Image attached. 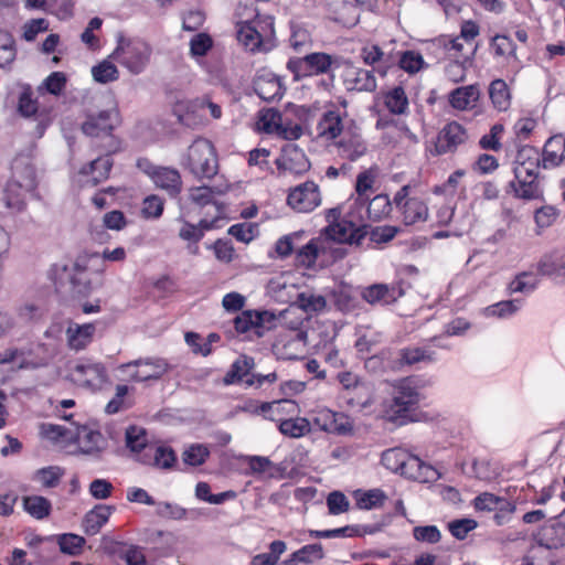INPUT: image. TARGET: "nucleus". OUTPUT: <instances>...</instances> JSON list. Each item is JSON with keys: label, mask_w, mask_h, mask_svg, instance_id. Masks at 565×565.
I'll use <instances>...</instances> for the list:
<instances>
[{"label": "nucleus", "mask_w": 565, "mask_h": 565, "mask_svg": "<svg viewBox=\"0 0 565 565\" xmlns=\"http://www.w3.org/2000/svg\"><path fill=\"white\" fill-rule=\"evenodd\" d=\"M153 173V183L157 188L166 191L171 198H177L182 191V178L174 168L160 167Z\"/></svg>", "instance_id": "f3484780"}, {"label": "nucleus", "mask_w": 565, "mask_h": 565, "mask_svg": "<svg viewBox=\"0 0 565 565\" xmlns=\"http://www.w3.org/2000/svg\"><path fill=\"white\" fill-rule=\"evenodd\" d=\"M507 499L502 497H498L490 492L480 493L473 500V507L478 511H494L497 510L501 503H503Z\"/></svg>", "instance_id": "49530a36"}, {"label": "nucleus", "mask_w": 565, "mask_h": 565, "mask_svg": "<svg viewBox=\"0 0 565 565\" xmlns=\"http://www.w3.org/2000/svg\"><path fill=\"white\" fill-rule=\"evenodd\" d=\"M495 56H514L515 44L507 35L497 34L491 42Z\"/></svg>", "instance_id": "bf43d9fd"}, {"label": "nucleus", "mask_w": 565, "mask_h": 565, "mask_svg": "<svg viewBox=\"0 0 565 565\" xmlns=\"http://www.w3.org/2000/svg\"><path fill=\"white\" fill-rule=\"evenodd\" d=\"M562 258L556 254L545 255L537 264V270L541 275H561Z\"/></svg>", "instance_id": "680f3d73"}, {"label": "nucleus", "mask_w": 565, "mask_h": 565, "mask_svg": "<svg viewBox=\"0 0 565 565\" xmlns=\"http://www.w3.org/2000/svg\"><path fill=\"white\" fill-rule=\"evenodd\" d=\"M120 125L119 110L116 107L98 111H88L81 125L82 132L93 139H100V151L115 153L120 150V140L113 134Z\"/></svg>", "instance_id": "f03ea898"}, {"label": "nucleus", "mask_w": 565, "mask_h": 565, "mask_svg": "<svg viewBox=\"0 0 565 565\" xmlns=\"http://www.w3.org/2000/svg\"><path fill=\"white\" fill-rule=\"evenodd\" d=\"M115 508L113 505L98 504L88 511L83 520L84 532L87 535L97 534L109 520Z\"/></svg>", "instance_id": "b1692460"}, {"label": "nucleus", "mask_w": 565, "mask_h": 565, "mask_svg": "<svg viewBox=\"0 0 565 565\" xmlns=\"http://www.w3.org/2000/svg\"><path fill=\"white\" fill-rule=\"evenodd\" d=\"M127 448L139 455L148 452V448L152 445L148 444L147 430L143 427L131 425L126 429L125 434Z\"/></svg>", "instance_id": "c85d7f7f"}, {"label": "nucleus", "mask_w": 565, "mask_h": 565, "mask_svg": "<svg viewBox=\"0 0 565 565\" xmlns=\"http://www.w3.org/2000/svg\"><path fill=\"white\" fill-rule=\"evenodd\" d=\"M255 310H244L242 311L235 319L233 320L235 330L238 333H246L250 329H257L256 333L262 335L263 333L258 331L257 323L254 319Z\"/></svg>", "instance_id": "603ef678"}, {"label": "nucleus", "mask_w": 565, "mask_h": 565, "mask_svg": "<svg viewBox=\"0 0 565 565\" xmlns=\"http://www.w3.org/2000/svg\"><path fill=\"white\" fill-rule=\"evenodd\" d=\"M279 431L285 436L299 438L310 431V423L303 417L285 419L279 424Z\"/></svg>", "instance_id": "f704fd0d"}, {"label": "nucleus", "mask_w": 565, "mask_h": 565, "mask_svg": "<svg viewBox=\"0 0 565 565\" xmlns=\"http://www.w3.org/2000/svg\"><path fill=\"white\" fill-rule=\"evenodd\" d=\"M402 213L404 223L413 225L427 220L428 207L422 200L412 198L403 204Z\"/></svg>", "instance_id": "c756f323"}, {"label": "nucleus", "mask_w": 565, "mask_h": 565, "mask_svg": "<svg viewBox=\"0 0 565 565\" xmlns=\"http://www.w3.org/2000/svg\"><path fill=\"white\" fill-rule=\"evenodd\" d=\"M214 194H221V191L205 185L190 189V200L200 206L212 203Z\"/></svg>", "instance_id": "5fc2aeb1"}, {"label": "nucleus", "mask_w": 565, "mask_h": 565, "mask_svg": "<svg viewBox=\"0 0 565 565\" xmlns=\"http://www.w3.org/2000/svg\"><path fill=\"white\" fill-rule=\"evenodd\" d=\"M0 67L9 65L15 57L13 41L8 33H0Z\"/></svg>", "instance_id": "e2e57ef3"}, {"label": "nucleus", "mask_w": 565, "mask_h": 565, "mask_svg": "<svg viewBox=\"0 0 565 565\" xmlns=\"http://www.w3.org/2000/svg\"><path fill=\"white\" fill-rule=\"evenodd\" d=\"M518 300H503L499 301L494 305H491L484 309V313L487 317H498L504 318L513 315L518 311L519 305Z\"/></svg>", "instance_id": "a18cd8bd"}, {"label": "nucleus", "mask_w": 565, "mask_h": 565, "mask_svg": "<svg viewBox=\"0 0 565 565\" xmlns=\"http://www.w3.org/2000/svg\"><path fill=\"white\" fill-rule=\"evenodd\" d=\"M426 360L430 361L431 356L422 348H405L399 351L401 364L413 365Z\"/></svg>", "instance_id": "13d9d810"}, {"label": "nucleus", "mask_w": 565, "mask_h": 565, "mask_svg": "<svg viewBox=\"0 0 565 565\" xmlns=\"http://www.w3.org/2000/svg\"><path fill=\"white\" fill-rule=\"evenodd\" d=\"M129 387L127 385H117L116 394L113 399L106 405V413L116 414L121 409H126L129 407L128 404L125 403V396L128 394Z\"/></svg>", "instance_id": "0e129e2a"}, {"label": "nucleus", "mask_w": 565, "mask_h": 565, "mask_svg": "<svg viewBox=\"0 0 565 565\" xmlns=\"http://www.w3.org/2000/svg\"><path fill=\"white\" fill-rule=\"evenodd\" d=\"M49 29V22L45 19H32L28 21L23 26V38L25 41H34L40 32H44Z\"/></svg>", "instance_id": "774afa93"}, {"label": "nucleus", "mask_w": 565, "mask_h": 565, "mask_svg": "<svg viewBox=\"0 0 565 565\" xmlns=\"http://www.w3.org/2000/svg\"><path fill=\"white\" fill-rule=\"evenodd\" d=\"M366 225H356L353 221L341 218L338 222L331 223L326 228V235L338 243L345 244H360L361 241L367 235Z\"/></svg>", "instance_id": "9b49d317"}, {"label": "nucleus", "mask_w": 565, "mask_h": 565, "mask_svg": "<svg viewBox=\"0 0 565 565\" xmlns=\"http://www.w3.org/2000/svg\"><path fill=\"white\" fill-rule=\"evenodd\" d=\"M254 359L247 355H241L231 366V370L224 376V383L226 385L235 382H241L247 376L250 370L254 367Z\"/></svg>", "instance_id": "473e14b6"}, {"label": "nucleus", "mask_w": 565, "mask_h": 565, "mask_svg": "<svg viewBox=\"0 0 565 565\" xmlns=\"http://www.w3.org/2000/svg\"><path fill=\"white\" fill-rule=\"evenodd\" d=\"M423 64V56L414 51L403 52L398 61L399 67L411 74L418 72Z\"/></svg>", "instance_id": "864d4df0"}, {"label": "nucleus", "mask_w": 565, "mask_h": 565, "mask_svg": "<svg viewBox=\"0 0 565 565\" xmlns=\"http://www.w3.org/2000/svg\"><path fill=\"white\" fill-rule=\"evenodd\" d=\"M467 139L466 129L457 121L447 124L438 134L435 150L437 154L452 152Z\"/></svg>", "instance_id": "ddd939ff"}, {"label": "nucleus", "mask_w": 565, "mask_h": 565, "mask_svg": "<svg viewBox=\"0 0 565 565\" xmlns=\"http://www.w3.org/2000/svg\"><path fill=\"white\" fill-rule=\"evenodd\" d=\"M541 157L544 169L561 166L565 159V137L562 134L550 137L543 147Z\"/></svg>", "instance_id": "dca6fc26"}, {"label": "nucleus", "mask_w": 565, "mask_h": 565, "mask_svg": "<svg viewBox=\"0 0 565 565\" xmlns=\"http://www.w3.org/2000/svg\"><path fill=\"white\" fill-rule=\"evenodd\" d=\"M276 164L279 170L289 171L294 174H302L311 166L305 152L292 143L282 148V156L277 159Z\"/></svg>", "instance_id": "4468645a"}, {"label": "nucleus", "mask_w": 565, "mask_h": 565, "mask_svg": "<svg viewBox=\"0 0 565 565\" xmlns=\"http://www.w3.org/2000/svg\"><path fill=\"white\" fill-rule=\"evenodd\" d=\"M329 513L338 515L349 510L350 503L347 497L339 491L331 492L327 498Z\"/></svg>", "instance_id": "052dcab7"}, {"label": "nucleus", "mask_w": 565, "mask_h": 565, "mask_svg": "<svg viewBox=\"0 0 565 565\" xmlns=\"http://www.w3.org/2000/svg\"><path fill=\"white\" fill-rule=\"evenodd\" d=\"M489 97L493 107L499 111H505L511 106V90L504 79H493L489 85Z\"/></svg>", "instance_id": "bb28decb"}, {"label": "nucleus", "mask_w": 565, "mask_h": 565, "mask_svg": "<svg viewBox=\"0 0 565 565\" xmlns=\"http://www.w3.org/2000/svg\"><path fill=\"white\" fill-rule=\"evenodd\" d=\"M479 98L480 89L477 84L458 87L449 95L450 105L459 110L475 107Z\"/></svg>", "instance_id": "a878e982"}, {"label": "nucleus", "mask_w": 565, "mask_h": 565, "mask_svg": "<svg viewBox=\"0 0 565 565\" xmlns=\"http://www.w3.org/2000/svg\"><path fill=\"white\" fill-rule=\"evenodd\" d=\"M138 460L143 465L171 469L177 461V456L171 447L152 445V447L148 448V452H143Z\"/></svg>", "instance_id": "4be33fe9"}, {"label": "nucleus", "mask_w": 565, "mask_h": 565, "mask_svg": "<svg viewBox=\"0 0 565 565\" xmlns=\"http://www.w3.org/2000/svg\"><path fill=\"white\" fill-rule=\"evenodd\" d=\"M477 525V521L472 519H460L449 523V531L456 539L463 540Z\"/></svg>", "instance_id": "69168bd1"}, {"label": "nucleus", "mask_w": 565, "mask_h": 565, "mask_svg": "<svg viewBox=\"0 0 565 565\" xmlns=\"http://www.w3.org/2000/svg\"><path fill=\"white\" fill-rule=\"evenodd\" d=\"M281 115L279 111L275 109H267L260 114L259 122L262 125V129L267 132L271 134L275 131L281 130Z\"/></svg>", "instance_id": "6e6d98bb"}, {"label": "nucleus", "mask_w": 565, "mask_h": 565, "mask_svg": "<svg viewBox=\"0 0 565 565\" xmlns=\"http://www.w3.org/2000/svg\"><path fill=\"white\" fill-rule=\"evenodd\" d=\"M413 536L416 541L430 544L438 543L441 539L440 531L436 525L415 526L413 529Z\"/></svg>", "instance_id": "4d7b16f0"}, {"label": "nucleus", "mask_w": 565, "mask_h": 565, "mask_svg": "<svg viewBox=\"0 0 565 565\" xmlns=\"http://www.w3.org/2000/svg\"><path fill=\"white\" fill-rule=\"evenodd\" d=\"M324 557L323 547L320 543L308 544L294 552L290 558L284 562L285 565H296L297 563H312L315 559Z\"/></svg>", "instance_id": "2f4dec72"}, {"label": "nucleus", "mask_w": 565, "mask_h": 565, "mask_svg": "<svg viewBox=\"0 0 565 565\" xmlns=\"http://www.w3.org/2000/svg\"><path fill=\"white\" fill-rule=\"evenodd\" d=\"M337 146L339 149V154L350 161H356L367 151L366 143L362 136L358 132H351L349 130L344 132V136L339 140Z\"/></svg>", "instance_id": "6ab92c4d"}, {"label": "nucleus", "mask_w": 565, "mask_h": 565, "mask_svg": "<svg viewBox=\"0 0 565 565\" xmlns=\"http://www.w3.org/2000/svg\"><path fill=\"white\" fill-rule=\"evenodd\" d=\"M73 374L77 382L89 387L100 385L107 380V372L102 363L76 364Z\"/></svg>", "instance_id": "412c9836"}, {"label": "nucleus", "mask_w": 565, "mask_h": 565, "mask_svg": "<svg viewBox=\"0 0 565 565\" xmlns=\"http://www.w3.org/2000/svg\"><path fill=\"white\" fill-rule=\"evenodd\" d=\"M63 476L64 470L61 467L50 466L39 469L34 478L45 488H55Z\"/></svg>", "instance_id": "79ce46f5"}, {"label": "nucleus", "mask_w": 565, "mask_h": 565, "mask_svg": "<svg viewBox=\"0 0 565 565\" xmlns=\"http://www.w3.org/2000/svg\"><path fill=\"white\" fill-rule=\"evenodd\" d=\"M23 503L26 512L39 520L46 518L51 512V502L41 495L26 497Z\"/></svg>", "instance_id": "e433bc0d"}, {"label": "nucleus", "mask_w": 565, "mask_h": 565, "mask_svg": "<svg viewBox=\"0 0 565 565\" xmlns=\"http://www.w3.org/2000/svg\"><path fill=\"white\" fill-rule=\"evenodd\" d=\"M296 303L307 313L320 312L327 307V301L323 296L306 292H300L297 296Z\"/></svg>", "instance_id": "58836bf2"}, {"label": "nucleus", "mask_w": 565, "mask_h": 565, "mask_svg": "<svg viewBox=\"0 0 565 565\" xmlns=\"http://www.w3.org/2000/svg\"><path fill=\"white\" fill-rule=\"evenodd\" d=\"M340 58L324 52H315L303 57L290 58L287 68L296 79L301 77L328 74L333 67H339Z\"/></svg>", "instance_id": "6e6552de"}, {"label": "nucleus", "mask_w": 565, "mask_h": 565, "mask_svg": "<svg viewBox=\"0 0 565 565\" xmlns=\"http://www.w3.org/2000/svg\"><path fill=\"white\" fill-rule=\"evenodd\" d=\"M287 203L298 212L313 211L321 203L319 186L313 181L297 185L289 192Z\"/></svg>", "instance_id": "9d476101"}, {"label": "nucleus", "mask_w": 565, "mask_h": 565, "mask_svg": "<svg viewBox=\"0 0 565 565\" xmlns=\"http://www.w3.org/2000/svg\"><path fill=\"white\" fill-rule=\"evenodd\" d=\"M403 289L387 284H373L364 287L361 291V297L367 303L375 305H391L403 296Z\"/></svg>", "instance_id": "2eb2a0df"}, {"label": "nucleus", "mask_w": 565, "mask_h": 565, "mask_svg": "<svg viewBox=\"0 0 565 565\" xmlns=\"http://www.w3.org/2000/svg\"><path fill=\"white\" fill-rule=\"evenodd\" d=\"M384 103L392 114L402 115L407 109L408 98L404 88L402 86H396L385 94Z\"/></svg>", "instance_id": "72a5a7b5"}, {"label": "nucleus", "mask_w": 565, "mask_h": 565, "mask_svg": "<svg viewBox=\"0 0 565 565\" xmlns=\"http://www.w3.org/2000/svg\"><path fill=\"white\" fill-rule=\"evenodd\" d=\"M213 46V40L207 33H198L190 41V53L192 56H204Z\"/></svg>", "instance_id": "09e8293b"}, {"label": "nucleus", "mask_w": 565, "mask_h": 565, "mask_svg": "<svg viewBox=\"0 0 565 565\" xmlns=\"http://www.w3.org/2000/svg\"><path fill=\"white\" fill-rule=\"evenodd\" d=\"M77 441L81 452L92 456H99L107 447V441L103 434L86 426L77 429Z\"/></svg>", "instance_id": "a211bd4d"}, {"label": "nucleus", "mask_w": 565, "mask_h": 565, "mask_svg": "<svg viewBox=\"0 0 565 565\" xmlns=\"http://www.w3.org/2000/svg\"><path fill=\"white\" fill-rule=\"evenodd\" d=\"M537 280L533 278V275L527 271L519 274L509 285L510 294L514 292H526L534 290Z\"/></svg>", "instance_id": "8fccbe9b"}, {"label": "nucleus", "mask_w": 565, "mask_h": 565, "mask_svg": "<svg viewBox=\"0 0 565 565\" xmlns=\"http://www.w3.org/2000/svg\"><path fill=\"white\" fill-rule=\"evenodd\" d=\"M209 456L210 450L205 445L193 444L183 451L182 459L185 465L198 467L203 465Z\"/></svg>", "instance_id": "a19ab883"}, {"label": "nucleus", "mask_w": 565, "mask_h": 565, "mask_svg": "<svg viewBox=\"0 0 565 565\" xmlns=\"http://www.w3.org/2000/svg\"><path fill=\"white\" fill-rule=\"evenodd\" d=\"M387 497L384 491L381 489H372L363 492L356 499V504L360 509L372 510L382 507Z\"/></svg>", "instance_id": "37998d69"}, {"label": "nucleus", "mask_w": 565, "mask_h": 565, "mask_svg": "<svg viewBox=\"0 0 565 565\" xmlns=\"http://www.w3.org/2000/svg\"><path fill=\"white\" fill-rule=\"evenodd\" d=\"M85 544V539L76 534H63L58 539L61 552L76 555Z\"/></svg>", "instance_id": "3c124183"}, {"label": "nucleus", "mask_w": 565, "mask_h": 565, "mask_svg": "<svg viewBox=\"0 0 565 565\" xmlns=\"http://www.w3.org/2000/svg\"><path fill=\"white\" fill-rule=\"evenodd\" d=\"M131 366L137 367V370L130 375L131 380L136 382L159 380L169 370L168 362L161 358L138 359L124 365V367Z\"/></svg>", "instance_id": "f8f14e48"}, {"label": "nucleus", "mask_w": 565, "mask_h": 565, "mask_svg": "<svg viewBox=\"0 0 565 565\" xmlns=\"http://www.w3.org/2000/svg\"><path fill=\"white\" fill-rule=\"evenodd\" d=\"M185 167L198 179L212 178L217 173V159L212 143L199 138L188 149Z\"/></svg>", "instance_id": "423d86ee"}, {"label": "nucleus", "mask_w": 565, "mask_h": 565, "mask_svg": "<svg viewBox=\"0 0 565 565\" xmlns=\"http://www.w3.org/2000/svg\"><path fill=\"white\" fill-rule=\"evenodd\" d=\"M255 93L266 102H273L282 97V85L279 78L271 74H263L256 77L254 82Z\"/></svg>", "instance_id": "5701e85b"}, {"label": "nucleus", "mask_w": 565, "mask_h": 565, "mask_svg": "<svg viewBox=\"0 0 565 565\" xmlns=\"http://www.w3.org/2000/svg\"><path fill=\"white\" fill-rule=\"evenodd\" d=\"M407 456L408 454L402 448H391L383 451L381 462L386 469L401 473Z\"/></svg>", "instance_id": "4c0bfd02"}, {"label": "nucleus", "mask_w": 565, "mask_h": 565, "mask_svg": "<svg viewBox=\"0 0 565 565\" xmlns=\"http://www.w3.org/2000/svg\"><path fill=\"white\" fill-rule=\"evenodd\" d=\"M164 201L156 194L148 195L142 202V214L147 218H158L162 215Z\"/></svg>", "instance_id": "de8ad7c7"}, {"label": "nucleus", "mask_w": 565, "mask_h": 565, "mask_svg": "<svg viewBox=\"0 0 565 565\" xmlns=\"http://www.w3.org/2000/svg\"><path fill=\"white\" fill-rule=\"evenodd\" d=\"M52 279L56 288L63 285V278L66 276L71 284V291L81 297H87L93 291V286L87 279L86 264L77 259L73 267L70 269L67 265H54L52 268Z\"/></svg>", "instance_id": "1a4fd4ad"}, {"label": "nucleus", "mask_w": 565, "mask_h": 565, "mask_svg": "<svg viewBox=\"0 0 565 565\" xmlns=\"http://www.w3.org/2000/svg\"><path fill=\"white\" fill-rule=\"evenodd\" d=\"M12 174L6 186V200L8 206H18L21 201V192H31L36 186L35 168L28 157H17L12 162Z\"/></svg>", "instance_id": "39448f33"}, {"label": "nucleus", "mask_w": 565, "mask_h": 565, "mask_svg": "<svg viewBox=\"0 0 565 565\" xmlns=\"http://www.w3.org/2000/svg\"><path fill=\"white\" fill-rule=\"evenodd\" d=\"M93 77L98 83H109L118 78L119 72L115 64L109 61H103L92 68Z\"/></svg>", "instance_id": "c03bdc74"}, {"label": "nucleus", "mask_w": 565, "mask_h": 565, "mask_svg": "<svg viewBox=\"0 0 565 565\" xmlns=\"http://www.w3.org/2000/svg\"><path fill=\"white\" fill-rule=\"evenodd\" d=\"M111 153L105 152L104 156H100L89 162L87 166L81 169L82 174H93L94 183L97 184L104 180H106L110 173L113 168V160L110 158Z\"/></svg>", "instance_id": "cd10ccee"}, {"label": "nucleus", "mask_w": 565, "mask_h": 565, "mask_svg": "<svg viewBox=\"0 0 565 565\" xmlns=\"http://www.w3.org/2000/svg\"><path fill=\"white\" fill-rule=\"evenodd\" d=\"M95 330L94 323H71L66 330L68 347L76 351L83 350L92 342Z\"/></svg>", "instance_id": "393cba45"}, {"label": "nucleus", "mask_w": 565, "mask_h": 565, "mask_svg": "<svg viewBox=\"0 0 565 565\" xmlns=\"http://www.w3.org/2000/svg\"><path fill=\"white\" fill-rule=\"evenodd\" d=\"M344 84L350 90L374 92L376 89V79L373 71L350 66L347 70Z\"/></svg>", "instance_id": "aec40b11"}, {"label": "nucleus", "mask_w": 565, "mask_h": 565, "mask_svg": "<svg viewBox=\"0 0 565 565\" xmlns=\"http://www.w3.org/2000/svg\"><path fill=\"white\" fill-rule=\"evenodd\" d=\"M254 11L253 19L237 22V40L250 52L268 51L275 36L274 19Z\"/></svg>", "instance_id": "7ed1b4c3"}, {"label": "nucleus", "mask_w": 565, "mask_h": 565, "mask_svg": "<svg viewBox=\"0 0 565 565\" xmlns=\"http://www.w3.org/2000/svg\"><path fill=\"white\" fill-rule=\"evenodd\" d=\"M66 85V76L62 72H53L51 73L45 81L43 82V86L45 89L55 96H58Z\"/></svg>", "instance_id": "338daca9"}, {"label": "nucleus", "mask_w": 565, "mask_h": 565, "mask_svg": "<svg viewBox=\"0 0 565 565\" xmlns=\"http://www.w3.org/2000/svg\"><path fill=\"white\" fill-rule=\"evenodd\" d=\"M514 180L509 183V192L518 199L531 201L543 196L540 184L539 169L542 167V157L537 148L522 146L514 159Z\"/></svg>", "instance_id": "f257e3e1"}, {"label": "nucleus", "mask_w": 565, "mask_h": 565, "mask_svg": "<svg viewBox=\"0 0 565 565\" xmlns=\"http://www.w3.org/2000/svg\"><path fill=\"white\" fill-rule=\"evenodd\" d=\"M151 46L139 38H126L117 34V46L110 57L125 66L132 74H140L150 61Z\"/></svg>", "instance_id": "20e7f679"}, {"label": "nucleus", "mask_w": 565, "mask_h": 565, "mask_svg": "<svg viewBox=\"0 0 565 565\" xmlns=\"http://www.w3.org/2000/svg\"><path fill=\"white\" fill-rule=\"evenodd\" d=\"M392 210V203L386 194L375 195L367 205V216L372 221H380L387 216Z\"/></svg>", "instance_id": "c9c22d12"}, {"label": "nucleus", "mask_w": 565, "mask_h": 565, "mask_svg": "<svg viewBox=\"0 0 565 565\" xmlns=\"http://www.w3.org/2000/svg\"><path fill=\"white\" fill-rule=\"evenodd\" d=\"M318 256V245L313 241H310L307 245L297 250L295 258L296 266L310 269L315 266Z\"/></svg>", "instance_id": "ea45409f"}, {"label": "nucleus", "mask_w": 565, "mask_h": 565, "mask_svg": "<svg viewBox=\"0 0 565 565\" xmlns=\"http://www.w3.org/2000/svg\"><path fill=\"white\" fill-rule=\"evenodd\" d=\"M319 134L327 139H335L343 131V124L338 111L328 110L319 122Z\"/></svg>", "instance_id": "7c9ffc66"}, {"label": "nucleus", "mask_w": 565, "mask_h": 565, "mask_svg": "<svg viewBox=\"0 0 565 565\" xmlns=\"http://www.w3.org/2000/svg\"><path fill=\"white\" fill-rule=\"evenodd\" d=\"M418 404V393L407 380H403L396 387L393 398L384 405V417L393 423L403 425L409 418Z\"/></svg>", "instance_id": "0eeeda50"}]
</instances>
